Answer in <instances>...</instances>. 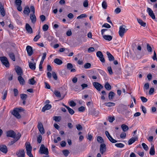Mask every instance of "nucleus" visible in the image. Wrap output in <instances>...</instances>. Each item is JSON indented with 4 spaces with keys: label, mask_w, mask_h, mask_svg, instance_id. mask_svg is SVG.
<instances>
[{
    "label": "nucleus",
    "mask_w": 157,
    "mask_h": 157,
    "mask_svg": "<svg viewBox=\"0 0 157 157\" xmlns=\"http://www.w3.org/2000/svg\"><path fill=\"white\" fill-rule=\"evenodd\" d=\"M0 12L2 17H4L6 13L5 10L3 5L1 2H0Z\"/></svg>",
    "instance_id": "16"
},
{
    "label": "nucleus",
    "mask_w": 157,
    "mask_h": 157,
    "mask_svg": "<svg viewBox=\"0 0 157 157\" xmlns=\"http://www.w3.org/2000/svg\"><path fill=\"white\" fill-rule=\"evenodd\" d=\"M25 29L29 33H33V30L31 27L28 23H26L25 25Z\"/></svg>",
    "instance_id": "17"
},
{
    "label": "nucleus",
    "mask_w": 157,
    "mask_h": 157,
    "mask_svg": "<svg viewBox=\"0 0 157 157\" xmlns=\"http://www.w3.org/2000/svg\"><path fill=\"white\" fill-rule=\"evenodd\" d=\"M40 37V36L39 34L36 35L33 39V40L34 41H37Z\"/></svg>",
    "instance_id": "54"
},
{
    "label": "nucleus",
    "mask_w": 157,
    "mask_h": 157,
    "mask_svg": "<svg viewBox=\"0 0 157 157\" xmlns=\"http://www.w3.org/2000/svg\"><path fill=\"white\" fill-rule=\"evenodd\" d=\"M0 60L2 63L6 67L9 66V63L7 58L5 56L0 57Z\"/></svg>",
    "instance_id": "2"
},
{
    "label": "nucleus",
    "mask_w": 157,
    "mask_h": 157,
    "mask_svg": "<svg viewBox=\"0 0 157 157\" xmlns=\"http://www.w3.org/2000/svg\"><path fill=\"white\" fill-rule=\"evenodd\" d=\"M25 147L27 151V154L30 152H31L32 147L31 146L29 142L25 143Z\"/></svg>",
    "instance_id": "12"
},
{
    "label": "nucleus",
    "mask_w": 157,
    "mask_h": 157,
    "mask_svg": "<svg viewBox=\"0 0 157 157\" xmlns=\"http://www.w3.org/2000/svg\"><path fill=\"white\" fill-rule=\"evenodd\" d=\"M138 140V137L137 136H135L131 138L128 141V144L131 145L135 141L137 140Z\"/></svg>",
    "instance_id": "18"
},
{
    "label": "nucleus",
    "mask_w": 157,
    "mask_h": 157,
    "mask_svg": "<svg viewBox=\"0 0 157 157\" xmlns=\"http://www.w3.org/2000/svg\"><path fill=\"white\" fill-rule=\"evenodd\" d=\"M13 92L14 93V95L15 96H17L18 94V90L17 89H13Z\"/></svg>",
    "instance_id": "60"
},
{
    "label": "nucleus",
    "mask_w": 157,
    "mask_h": 157,
    "mask_svg": "<svg viewBox=\"0 0 157 157\" xmlns=\"http://www.w3.org/2000/svg\"><path fill=\"white\" fill-rule=\"evenodd\" d=\"M26 48L29 56H30L32 55L33 54V51L32 47L29 45H28L27 46Z\"/></svg>",
    "instance_id": "15"
},
{
    "label": "nucleus",
    "mask_w": 157,
    "mask_h": 157,
    "mask_svg": "<svg viewBox=\"0 0 157 157\" xmlns=\"http://www.w3.org/2000/svg\"><path fill=\"white\" fill-rule=\"evenodd\" d=\"M147 12L148 13L149 15L152 19H154L155 18V14L151 8L148 7L147 9Z\"/></svg>",
    "instance_id": "10"
},
{
    "label": "nucleus",
    "mask_w": 157,
    "mask_h": 157,
    "mask_svg": "<svg viewBox=\"0 0 157 157\" xmlns=\"http://www.w3.org/2000/svg\"><path fill=\"white\" fill-rule=\"evenodd\" d=\"M106 54L108 56L109 60V61H113L114 60V58L113 56L109 52H106Z\"/></svg>",
    "instance_id": "23"
},
{
    "label": "nucleus",
    "mask_w": 157,
    "mask_h": 157,
    "mask_svg": "<svg viewBox=\"0 0 157 157\" xmlns=\"http://www.w3.org/2000/svg\"><path fill=\"white\" fill-rule=\"evenodd\" d=\"M104 86L106 89L108 90H110L111 89V86L108 82L105 83Z\"/></svg>",
    "instance_id": "28"
},
{
    "label": "nucleus",
    "mask_w": 157,
    "mask_h": 157,
    "mask_svg": "<svg viewBox=\"0 0 157 157\" xmlns=\"http://www.w3.org/2000/svg\"><path fill=\"white\" fill-rule=\"evenodd\" d=\"M142 145L143 146L144 149L146 151H147L148 149V147L147 145L144 143H143L142 144Z\"/></svg>",
    "instance_id": "48"
},
{
    "label": "nucleus",
    "mask_w": 157,
    "mask_h": 157,
    "mask_svg": "<svg viewBox=\"0 0 157 157\" xmlns=\"http://www.w3.org/2000/svg\"><path fill=\"white\" fill-rule=\"evenodd\" d=\"M85 109V108L84 107L82 106L78 109V110L79 112H84Z\"/></svg>",
    "instance_id": "52"
},
{
    "label": "nucleus",
    "mask_w": 157,
    "mask_h": 157,
    "mask_svg": "<svg viewBox=\"0 0 157 157\" xmlns=\"http://www.w3.org/2000/svg\"><path fill=\"white\" fill-rule=\"evenodd\" d=\"M104 105L108 107H111L114 106L115 104V103L113 102H106L104 104Z\"/></svg>",
    "instance_id": "34"
},
{
    "label": "nucleus",
    "mask_w": 157,
    "mask_h": 157,
    "mask_svg": "<svg viewBox=\"0 0 157 157\" xmlns=\"http://www.w3.org/2000/svg\"><path fill=\"white\" fill-rule=\"evenodd\" d=\"M69 105L71 106L74 107L76 105V104L73 101H71L70 102Z\"/></svg>",
    "instance_id": "58"
},
{
    "label": "nucleus",
    "mask_w": 157,
    "mask_h": 157,
    "mask_svg": "<svg viewBox=\"0 0 157 157\" xmlns=\"http://www.w3.org/2000/svg\"><path fill=\"white\" fill-rule=\"evenodd\" d=\"M29 83L31 85H34L36 83V81L34 79V77L29 80Z\"/></svg>",
    "instance_id": "32"
},
{
    "label": "nucleus",
    "mask_w": 157,
    "mask_h": 157,
    "mask_svg": "<svg viewBox=\"0 0 157 157\" xmlns=\"http://www.w3.org/2000/svg\"><path fill=\"white\" fill-rule=\"evenodd\" d=\"M109 121L110 122H112L115 120L114 117H111L109 116Z\"/></svg>",
    "instance_id": "61"
},
{
    "label": "nucleus",
    "mask_w": 157,
    "mask_h": 157,
    "mask_svg": "<svg viewBox=\"0 0 157 157\" xmlns=\"http://www.w3.org/2000/svg\"><path fill=\"white\" fill-rule=\"evenodd\" d=\"M16 154L18 157H25V156L24 150L23 149H20L17 151Z\"/></svg>",
    "instance_id": "7"
},
{
    "label": "nucleus",
    "mask_w": 157,
    "mask_h": 157,
    "mask_svg": "<svg viewBox=\"0 0 157 157\" xmlns=\"http://www.w3.org/2000/svg\"><path fill=\"white\" fill-rule=\"evenodd\" d=\"M2 93L3 94V95L2 97V99L3 100H5L7 95V91H3Z\"/></svg>",
    "instance_id": "49"
},
{
    "label": "nucleus",
    "mask_w": 157,
    "mask_h": 157,
    "mask_svg": "<svg viewBox=\"0 0 157 157\" xmlns=\"http://www.w3.org/2000/svg\"><path fill=\"white\" fill-rule=\"evenodd\" d=\"M121 11V9L119 8H117L114 11L115 12L116 14H118Z\"/></svg>",
    "instance_id": "64"
},
{
    "label": "nucleus",
    "mask_w": 157,
    "mask_h": 157,
    "mask_svg": "<svg viewBox=\"0 0 157 157\" xmlns=\"http://www.w3.org/2000/svg\"><path fill=\"white\" fill-rule=\"evenodd\" d=\"M54 94L57 97L60 98L61 97V95L60 92L57 90H55L54 92Z\"/></svg>",
    "instance_id": "38"
},
{
    "label": "nucleus",
    "mask_w": 157,
    "mask_h": 157,
    "mask_svg": "<svg viewBox=\"0 0 157 157\" xmlns=\"http://www.w3.org/2000/svg\"><path fill=\"white\" fill-rule=\"evenodd\" d=\"M124 25L120 26L119 27V30L118 32L119 36L122 37L124 36V33H126L127 29H126L124 28Z\"/></svg>",
    "instance_id": "3"
},
{
    "label": "nucleus",
    "mask_w": 157,
    "mask_h": 157,
    "mask_svg": "<svg viewBox=\"0 0 157 157\" xmlns=\"http://www.w3.org/2000/svg\"><path fill=\"white\" fill-rule=\"evenodd\" d=\"M140 98L142 101L143 102H146L147 101V99L144 97L141 96L140 97Z\"/></svg>",
    "instance_id": "57"
},
{
    "label": "nucleus",
    "mask_w": 157,
    "mask_h": 157,
    "mask_svg": "<svg viewBox=\"0 0 157 157\" xmlns=\"http://www.w3.org/2000/svg\"><path fill=\"white\" fill-rule=\"evenodd\" d=\"M61 119V117L59 116H54L53 117V120L56 121H59Z\"/></svg>",
    "instance_id": "46"
},
{
    "label": "nucleus",
    "mask_w": 157,
    "mask_h": 157,
    "mask_svg": "<svg viewBox=\"0 0 157 157\" xmlns=\"http://www.w3.org/2000/svg\"><path fill=\"white\" fill-rule=\"evenodd\" d=\"M138 22L142 26L145 27L146 25V23L144 22L141 19L137 18Z\"/></svg>",
    "instance_id": "30"
},
{
    "label": "nucleus",
    "mask_w": 157,
    "mask_h": 157,
    "mask_svg": "<svg viewBox=\"0 0 157 157\" xmlns=\"http://www.w3.org/2000/svg\"><path fill=\"white\" fill-rule=\"evenodd\" d=\"M100 151L101 153L103 154L106 151V147L105 144H101L100 145Z\"/></svg>",
    "instance_id": "11"
},
{
    "label": "nucleus",
    "mask_w": 157,
    "mask_h": 157,
    "mask_svg": "<svg viewBox=\"0 0 157 157\" xmlns=\"http://www.w3.org/2000/svg\"><path fill=\"white\" fill-rule=\"evenodd\" d=\"M102 27H105L107 28H109L111 27L110 25L107 23H105L102 25Z\"/></svg>",
    "instance_id": "53"
},
{
    "label": "nucleus",
    "mask_w": 157,
    "mask_h": 157,
    "mask_svg": "<svg viewBox=\"0 0 157 157\" xmlns=\"http://www.w3.org/2000/svg\"><path fill=\"white\" fill-rule=\"evenodd\" d=\"M73 66L72 64L71 63H68L67 64V68L68 70H71V72H75L76 71L75 69H72Z\"/></svg>",
    "instance_id": "19"
},
{
    "label": "nucleus",
    "mask_w": 157,
    "mask_h": 157,
    "mask_svg": "<svg viewBox=\"0 0 157 157\" xmlns=\"http://www.w3.org/2000/svg\"><path fill=\"white\" fill-rule=\"evenodd\" d=\"M10 59L13 61H15V57L14 54L13 52L10 53L9 54Z\"/></svg>",
    "instance_id": "33"
},
{
    "label": "nucleus",
    "mask_w": 157,
    "mask_h": 157,
    "mask_svg": "<svg viewBox=\"0 0 157 157\" xmlns=\"http://www.w3.org/2000/svg\"><path fill=\"white\" fill-rule=\"evenodd\" d=\"M83 6L84 7H86L88 6V0H85L83 2Z\"/></svg>",
    "instance_id": "50"
},
{
    "label": "nucleus",
    "mask_w": 157,
    "mask_h": 157,
    "mask_svg": "<svg viewBox=\"0 0 157 157\" xmlns=\"http://www.w3.org/2000/svg\"><path fill=\"white\" fill-rule=\"evenodd\" d=\"M29 68L32 70H35L36 68V63H33L31 62H28Z\"/></svg>",
    "instance_id": "20"
},
{
    "label": "nucleus",
    "mask_w": 157,
    "mask_h": 157,
    "mask_svg": "<svg viewBox=\"0 0 157 157\" xmlns=\"http://www.w3.org/2000/svg\"><path fill=\"white\" fill-rule=\"evenodd\" d=\"M21 137V134L20 133H18L17 134L16 138H13L14 139L13 140L11 141L10 143L9 144L10 145H11L13 144L14 143L17 142L18 140Z\"/></svg>",
    "instance_id": "9"
},
{
    "label": "nucleus",
    "mask_w": 157,
    "mask_h": 157,
    "mask_svg": "<svg viewBox=\"0 0 157 157\" xmlns=\"http://www.w3.org/2000/svg\"><path fill=\"white\" fill-rule=\"evenodd\" d=\"M39 152L40 154H44L45 155H48L49 153L48 149L45 147L44 144H42L41 145Z\"/></svg>",
    "instance_id": "1"
},
{
    "label": "nucleus",
    "mask_w": 157,
    "mask_h": 157,
    "mask_svg": "<svg viewBox=\"0 0 157 157\" xmlns=\"http://www.w3.org/2000/svg\"><path fill=\"white\" fill-rule=\"evenodd\" d=\"M115 94L113 92L110 91L109 92V100L112 99L113 97H114Z\"/></svg>",
    "instance_id": "27"
},
{
    "label": "nucleus",
    "mask_w": 157,
    "mask_h": 157,
    "mask_svg": "<svg viewBox=\"0 0 157 157\" xmlns=\"http://www.w3.org/2000/svg\"><path fill=\"white\" fill-rule=\"evenodd\" d=\"M51 107V105L46 104L42 108V111L44 112L46 110L50 109Z\"/></svg>",
    "instance_id": "22"
},
{
    "label": "nucleus",
    "mask_w": 157,
    "mask_h": 157,
    "mask_svg": "<svg viewBox=\"0 0 157 157\" xmlns=\"http://www.w3.org/2000/svg\"><path fill=\"white\" fill-rule=\"evenodd\" d=\"M67 107V109H68V112L71 115H73L75 111L73 109L69 107Z\"/></svg>",
    "instance_id": "40"
},
{
    "label": "nucleus",
    "mask_w": 157,
    "mask_h": 157,
    "mask_svg": "<svg viewBox=\"0 0 157 157\" xmlns=\"http://www.w3.org/2000/svg\"><path fill=\"white\" fill-rule=\"evenodd\" d=\"M102 8L104 9H105L107 8V5L105 1H103L102 2Z\"/></svg>",
    "instance_id": "41"
},
{
    "label": "nucleus",
    "mask_w": 157,
    "mask_h": 157,
    "mask_svg": "<svg viewBox=\"0 0 157 157\" xmlns=\"http://www.w3.org/2000/svg\"><path fill=\"white\" fill-rule=\"evenodd\" d=\"M147 50L149 52H152V48H151V46L150 45L148 44H147Z\"/></svg>",
    "instance_id": "44"
},
{
    "label": "nucleus",
    "mask_w": 157,
    "mask_h": 157,
    "mask_svg": "<svg viewBox=\"0 0 157 157\" xmlns=\"http://www.w3.org/2000/svg\"><path fill=\"white\" fill-rule=\"evenodd\" d=\"M30 10L29 7L28 6H26L24 8L23 13L25 14H27L28 15H29V14L30 12Z\"/></svg>",
    "instance_id": "26"
},
{
    "label": "nucleus",
    "mask_w": 157,
    "mask_h": 157,
    "mask_svg": "<svg viewBox=\"0 0 157 157\" xmlns=\"http://www.w3.org/2000/svg\"><path fill=\"white\" fill-rule=\"evenodd\" d=\"M96 55L99 58L100 60L102 63H104L105 62V59L101 52L98 51L96 53Z\"/></svg>",
    "instance_id": "6"
},
{
    "label": "nucleus",
    "mask_w": 157,
    "mask_h": 157,
    "mask_svg": "<svg viewBox=\"0 0 157 157\" xmlns=\"http://www.w3.org/2000/svg\"><path fill=\"white\" fill-rule=\"evenodd\" d=\"M21 98L22 100H26L27 98V95L25 94H20Z\"/></svg>",
    "instance_id": "39"
},
{
    "label": "nucleus",
    "mask_w": 157,
    "mask_h": 157,
    "mask_svg": "<svg viewBox=\"0 0 157 157\" xmlns=\"http://www.w3.org/2000/svg\"><path fill=\"white\" fill-rule=\"evenodd\" d=\"M91 66V64L89 63H85L84 65V67L85 69L89 68Z\"/></svg>",
    "instance_id": "45"
},
{
    "label": "nucleus",
    "mask_w": 157,
    "mask_h": 157,
    "mask_svg": "<svg viewBox=\"0 0 157 157\" xmlns=\"http://www.w3.org/2000/svg\"><path fill=\"white\" fill-rule=\"evenodd\" d=\"M121 127L123 131L124 132L127 131L128 129V127L125 124H123L121 125Z\"/></svg>",
    "instance_id": "31"
},
{
    "label": "nucleus",
    "mask_w": 157,
    "mask_h": 157,
    "mask_svg": "<svg viewBox=\"0 0 157 157\" xmlns=\"http://www.w3.org/2000/svg\"><path fill=\"white\" fill-rule=\"evenodd\" d=\"M52 75L53 78L56 80L57 79V75L55 72H52Z\"/></svg>",
    "instance_id": "62"
},
{
    "label": "nucleus",
    "mask_w": 157,
    "mask_h": 157,
    "mask_svg": "<svg viewBox=\"0 0 157 157\" xmlns=\"http://www.w3.org/2000/svg\"><path fill=\"white\" fill-rule=\"evenodd\" d=\"M0 151L4 153H7L8 149L6 146L5 145H0Z\"/></svg>",
    "instance_id": "14"
},
{
    "label": "nucleus",
    "mask_w": 157,
    "mask_h": 157,
    "mask_svg": "<svg viewBox=\"0 0 157 157\" xmlns=\"http://www.w3.org/2000/svg\"><path fill=\"white\" fill-rule=\"evenodd\" d=\"M38 129H42L43 127L42 124L41 123H39L37 125Z\"/></svg>",
    "instance_id": "59"
},
{
    "label": "nucleus",
    "mask_w": 157,
    "mask_h": 157,
    "mask_svg": "<svg viewBox=\"0 0 157 157\" xmlns=\"http://www.w3.org/2000/svg\"><path fill=\"white\" fill-rule=\"evenodd\" d=\"M54 62L58 65H61L63 63L62 61L58 58H56L54 60Z\"/></svg>",
    "instance_id": "25"
},
{
    "label": "nucleus",
    "mask_w": 157,
    "mask_h": 157,
    "mask_svg": "<svg viewBox=\"0 0 157 157\" xmlns=\"http://www.w3.org/2000/svg\"><path fill=\"white\" fill-rule=\"evenodd\" d=\"M149 153L151 155H154L155 154V151L154 148V146H152L151 147L150 149Z\"/></svg>",
    "instance_id": "35"
},
{
    "label": "nucleus",
    "mask_w": 157,
    "mask_h": 157,
    "mask_svg": "<svg viewBox=\"0 0 157 157\" xmlns=\"http://www.w3.org/2000/svg\"><path fill=\"white\" fill-rule=\"evenodd\" d=\"M16 135L15 132L13 130H9L6 132V136L8 137L15 138Z\"/></svg>",
    "instance_id": "5"
},
{
    "label": "nucleus",
    "mask_w": 157,
    "mask_h": 157,
    "mask_svg": "<svg viewBox=\"0 0 157 157\" xmlns=\"http://www.w3.org/2000/svg\"><path fill=\"white\" fill-rule=\"evenodd\" d=\"M97 140L99 143L101 144H102V143L104 142L103 139L100 136H98L97 137Z\"/></svg>",
    "instance_id": "36"
},
{
    "label": "nucleus",
    "mask_w": 157,
    "mask_h": 157,
    "mask_svg": "<svg viewBox=\"0 0 157 157\" xmlns=\"http://www.w3.org/2000/svg\"><path fill=\"white\" fill-rule=\"evenodd\" d=\"M43 30L44 31H47L48 29V26L47 25L44 24L42 28Z\"/></svg>",
    "instance_id": "47"
},
{
    "label": "nucleus",
    "mask_w": 157,
    "mask_h": 157,
    "mask_svg": "<svg viewBox=\"0 0 157 157\" xmlns=\"http://www.w3.org/2000/svg\"><path fill=\"white\" fill-rule=\"evenodd\" d=\"M15 71L17 74L19 76H21L23 75V71L21 67L17 66L15 68Z\"/></svg>",
    "instance_id": "13"
},
{
    "label": "nucleus",
    "mask_w": 157,
    "mask_h": 157,
    "mask_svg": "<svg viewBox=\"0 0 157 157\" xmlns=\"http://www.w3.org/2000/svg\"><path fill=\"white\" fill-rule=\"evenodd\" d=\"M93 84L94 87L98 91H100L101 89L103 88V86L100 83L97 82H94L93 83Z\"/></svg>",
    "instance_id": "4"
},
{
    "label": "nucleus",
    "mask_w": 157,
    "mask_h": 157,
    "mask_svg": "<svg viewBox=\"0 0 157 157\" xmlns=\"http://www.w3.org/2000/svg\"><path fill=\"white\" fill-rule=\"evenodd\" d=\"M95 51V49L93 47H90L88 49V51L89 52H94Z\"/></svg>",
    "instance_id": "63"
},
{
    "label": "nucleus",
    "mask_w": 157,
    "mask_h": 157,
    "mask_svg": "<svg viewBox=\"0 0 157 157\" xmlns=\"http://www.w3.org/2000/svg\"><path fill=\"white\" fill-rule=\"evenodd\" d=\"M115 145L116 147L119 148H123L124 146V144L121 143L116 144Z\"/></svg>",
    "instance_id": "37"
},
{
    "label": "nucleus",
    "mask_w": 157,
    "mask_h": 157,
    "mask_svg": "<svg viewBox=\"0 0 157 157\" xmlns=\"http://www.w3.org/2000/svg\"><path fill=\"white\" fill-rule=\"evenodd\" d=\"M30 18L32 23H34L36 22V18L34 14H30Z\"/></svg>",
    "instance_id": "24"
},
{
    "label": "nucleus",
    "mask_w": 157,
    "mask_h": 157,
    "mask_svg": "<svg viewBox=\"0 0 157 157\" xmlns=\"http://www.w3.org/2000/svg\"><path fill=\"white\" fill-rule=\"evenodd\" d=\"M108 139L111 142L113 143H115L118 141H117L116 140L113 139L111 136L109 137V138H108Z\"/></svg>",
    "instance_id": "43"
},
{
    "label": "nucleus",
    "mask_w": 157,
    "mask_h": 157,
    "mask_svg": "<svg viewBox=\"0 0 157 157\" xmlns=\"http://www.w3.org/2000/svg\"><path fill=\"white\" fill-rule=\"evenodd\" d=\"M120 137L121 138L124 139L126 137V134L124 132H122L120 134Z\"/></svg>",
    "instance_id": "51"
},
{
    "label": "nucleus",
    "mask_w": 157,
    "mask_h": 157,
    "mask_svg": "<svg viewBox=\"0 0 157 157\" xmlns=\"http://www.w3.org/2000/svg\"><path fill=\"white\" fill-rule=\"evenodd\" d=\"M17 109H14L11 113L17 118L19 119L21 118V116L19 114V112L16 110Z\"/></svg>",
    "instance_id": "8"
},
{
    "label": "nucleus",
    "mask_w": 157,
    "mask_h": 157,
    "mask_svg": "<svg viewBox=\"0 0 157 157\" xmlns=\"http://www.w3.org/2000/svg\"><path fill=\"white\" fill-rule=\"evenodd\" d=\"M103 38L105 40L110 41L112 39V37L109 35H102Z\"/></svg>",
    "instance_id": "29"
},
{
    "label": "nucleus",
    "mask_w": 157,
    "mask_h": 157,
    "mask_svg": "<svg viewBox=\"0 0 157 157\" xmlns=\"http://www.w3.org/2000/svg\"><path fill=\"white\" fill-rule=\"evenodd\" d=\"M63 152L64 154V155L66 156H67L69 154L70 152L69 151L67 150H63Z\"/></svg>",
    "instance_id": "42"
},
{
    "label": "nucleus",
    "mask_w": 157,
    "mask_h": 157,
    "mask_svg": "<svg viewBox=\"0 0 157 157\" xmlns=\"http://www.w3.org/2000/svg\"><path fill=\"white\" fill-rule=\"evenodd\" d=\"M86 17V15L85 14H82L77 17V19H80L82 18Z\"/></svg>",
    "instance_id": "56"
},
{
    "label": "nucleus",
    "mask_w": 157,
    "mask_h": 157,
    "mask_svg": "<svg viewBox=\"0 0 157 157\" xmlns=\"http://www.w3.org/2000/svg\"><path fill=\"white\" fill-rule=\"evenodd\" d=\"M17 78L20 84L21 85H23L25 84V81L24 79L21 76H19Z\"/></svg>",
    "instance_id": "21"
},
{
    "label": "nucleus",
    "mask_w": 157,
    "mask_h": 157,
    "mask_svg": "<svg viewBox=\"0 0 157 157\" xmlns=\"http://www.w3.org/2000/svg\"><path fill=\"white\" fill-rule=\"evenodd\" d=\"M15 2L17 6H21L22 1L21 0H16Z\"/></svg>",
    "instance_id": "55"
}]
</instances>
